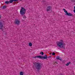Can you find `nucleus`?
<instances>
[{
  "instance_id": "a211bd4d",
  "label": "nucleus",
  "mask_w": 75,
  "mask_h": 75,
  "mask_svg": "<svg viewBox=\"0 0 75 75\" xmlns=\"http://www.w3.org/2000/svg\"><path fill=\"white\" fill-rule=\"evenodd\" d=\"M7 7L5 6H4L3 7V9H5V8H6Z\"/></svg>"
},
{
  "instance_id": "39448f33",
  "label": "nucleus",
  "mask_w": 75,
  "mask_h": 75,
  "mask_svg": "<svg viewBox=\"0 0 75 75\" xmlns=\"http://www.w3.org/2000/svg\"><path fill=\"white\" fill-rule=\"evenodd\" d=\"M14 23L15 24H16L18 25H20V24L19 23H20V21L18 20V19H16V20L14 21Z\"/></svg>"
},
{
  "instance_id": "bb28decb",
  "label": "nucleus",
  "mask_w": 75,
  "mask_h": 75,
  "mask_svg": "<svg viewBox=\"0 0 75 75\" xmlns=\"http://www.w3.org/2000/svg\"><path fill=\"white\" fill-rule=\"evenodd\" d=\"M61 41H62V40H61Z\"/></svg>"
},
{
  "instance_id": "1a4fd4ad",
  "label": "nucleus",
  "mask_w": 75,
  "mask_h": 75,
  "mask_svg": "<svg viewBox=\"0 0 75 75\" xmlns=\"http://www.w3.org/2000/svg\"><path fill=\"white\" fill-rule=\"evenodd\" d=\"M13 1H18V0H10L9 2L10 3H11L13 2Z\"/></svg>"
},
{
  "instance_id": "6ab92c4d",
  "label": "nucleus",
  "mask_w": 75,
  "mask_h": 75,
  "mask_svg": "<svg viewBox=\"0 0 75 75\" xmlns=\"http://www.w3.org/2000/svg\"><path fill=\"white\" fill-rule=\"evenodd\" d=\"M23 18H24V19H25L26 18V16L25 15H24L23 16Z\"/></svg>"
},
{
  "instance_id": "f3484780",
  "label": "nucleus",
  "mask_w": 75,
  "mask_h": 75,
  "mask_svg": "<svg viewBox=\"0 0 75 75\" xmlns=\"http://www.w3.org/2000/svg\"><path fill=\"white\" fill-rule=\"evenodd\" d=\"M29 45L30 47H31V46L32 45V43H31V42H30L29 44Z\"/></svg>"
},
{
  "instance_id": "dca6fc26",
  "label": "nucleus",
  "mask_w": 75,
  "mask_h": 75,
  "mask_svg": "<svg viewBox=\"0 0 75 75\" xmlns=\"http://www.w3.org/2000/svg\"><path fill=\"white\" fill-rule=\"evenodd\" d=\"M40 54H41L42 55H43L44 54L43 52H42L40 53Z\"/></svg>"
},
{
  "instance_id": "6e6552de",
  "label": "nucleus",
  "mask_w": 75,
  "mask_h": 75,
  "mask_svg": "<svg viewBox=\"0 0 75 75\" xmlns=\"http://www.w3.org/2000/svg\"><path fill=\"white\" fill-rule=\"evenodd\" d=\"M51 9V7L49 6L47 7V11L48 12V11H50V10Z\"/></svg>"
},
{
  "instance_id": "4468645a",
  "label": "nucleus",
  "mask_w": 75,
  "mask_h": 75,
  "mask_svg": "<svg viewBox=\"0 0 75 75\" xmlns=\"http://www.w3.org/2000/svg\"><path fill=\"white\" fill-rule=\"evenodd\" d=\"M5 4H9V3H10V2L9 1H6L5 2Z\"/></svg>"
},
{
  "instance_id": "f8f14e48",
  "label": "nucleus",
  "mask_w": 75,
  "mask_h": 75,
  "mask_svg": "<svg viewBox=\"0 0 75 75\" xmlns=\"http://www.w3.org/2000/svg\"><path fill=\"white\" fill-rule=\"evenodd\" d=\"M20 75H24V72L23 71H21L20 72Z\"/></svg>"
},
{
  "instance_id": "ddd939ff",
  "label": "nucleus",
  "mask_w": 75,
  "mask_h": 75,
  "mask_svg": "<svg viewBox=\"0 0 75 75\" xmlns=\"http://www.w3.org/2000/svg\"><path fill=\"white\" fill-rule=\"evenodd\" d=\"M63 10L64 11V12L65 13H66V14H67V13H68V11H67L66 10H65V9H63Z\"/></svg>"
},
{
  "instance_id": "4be33fe9",
  "label": "nucleus",
  "mask_w": 75,
  "mask_h": 75,
  "mask_svg": "<svg viewBox=\"0 0 75 75\" xmlns=\"http://www.w3.org/2000/svg\"><path fill=\"white\" fill-rule=\"evenodd\" d=\"M74 0H71V1L72 2H74Z\"/></svg>"
},
{
  "instance_id": "423d86ee",
  "label": "nucleus",
  "mask_w": 75,
  "mask_h": 75,
  "mask_svg": "<svg viewBox=\"0 0 75 75\" xmlns=\"http://www.w3.org/2000/svg\"><path fill=\"white\" fill-rule=\"evenodd\" d=\"M3 25L1 22H0V29L3 31Z\"/></svg>"
},
{
  "instance_id": "5701e85b",
  "label": "nucleus",
  "mask_w": 75,
  "mask_h": 75,
  "mask_svg": "<svg viewBox=\"0 0 75 75\" xmlns=\"http://www.w3.org/2000/svg\"><path fill=\"white\" fill-rule=\"evenodd\" d=\"M58 64V63H57L56 62H55V64Z\"/></svg>"
},
{
  "instance_id": "b1692460",
  "label": "nucleus",
  "mask_w": 75,
  "mask_h": 75,
  "mask_svg": "<svg viewBox=\"0 0 75 75\" xmlns=\"http://www.w3.org/2000/svg\"><path fill=\"white\" fill-rule=\"evenodd\" d=\"M0 18H1V16L0 15Z\"/></svg>"
},
{
  "instance_id": "9b49d317",
  "label": "nucleus",
  "mask_w": 75,
  "mask_h": 75,
  "mask_svg": "<svg viewBox=\"0 0 75 75\" xmlns=\"http://www.w3.org/2000/svg\"><path fill=\"white\" fill-rule=\"evenodd\" d=\"M33 58H40V56H37L36 57H33Z\"/></svg>"
},
{
  "instance_id": "9d476101",
  "label": "nucleus",
  "mask_w": 75,
  "mask_h": 75,
  "mask_svg": "<svg viewBox=\"0 0 75 75\" xmlns=\"http://www.w3.org/2000/svg\"><path fill=\"white\" fill-rule=\"evenodd\" d=\"M57 59H58V60H60V61H62V59H61L60 58V57L59 56H58L56 57Z\"/></svg>"
},
{
  "instance_id": "aec40b11",
  "label": "nucleus",
  "mask_w": 75,
  "mask_h": 75,
  "mask_svg": "<svg viewBox=\"0 0 75 75\" xmlns=\"http://www.w3.org/2000/svg\"><path fill=\"white\" fill-rule=\"evenodd\" d=\"M52 55H55V53H54V52H53L52 53Z\"/></svg>"
},
{
  "instance_id": "f257e3e1",
  "label": "nucleus",
  "mask_w": 75,
  "mask_h": 75,
  "mask_svg": "<svg viewBox=\"0 0 75 75\" xmlns=\"http://www.w3.org/2000/svg\"><path fill=\"white\" fill-rule=\"evenodd\" d=\"M42 65V64L40 63L39 62H35V69H37V70H40L41 68V67Z\"/></svg>"
},
{
  "instance_id": "393cba45",
  "label": "nucleus",
  "mask_w": 75,
  "mask_h": 75,
  "mask_svg": "<svg viewBox=\"0 0 75 75\" xmlns=\"http://www.w3.org/2000/svg\"><path fill=\"white\" fill-rule=\"evenodd\" d=\"M61 75H63V74H61Z\"/></svg>"
},
{
  "instance_id": "0eeeda50",
  "label": "nucleus",
  "mask_w": 75,
  "mask_h": 75,
  "mask_svg": "<svg viewBox=\"0 0 75 75\" xmlns=\"http://www.w3.org/2000/svg\"><path fill=\"white\" fill-rule=\"evenodd\" d=\"M65 15L68 16H73V15L70 13L67 12V14H65Z\"/></svg>"
},
{
  "instance_id": "20e7f679",
  "label": "nucleus",
  "mask_w": 75,
  "mask_h": 75,
  "mask_svg": "<svg viewBox=\"0 0 75 75\" xmlns=\"http://www.w3.org/2000/svg\"><path fill=\"white\" fill-rule=\"evenodd\" d=\"M45 56H40V58L41 59H46L48 58V57H47V56L46 55H45Z\"/></svg>"
},
{
  "instance_id": "f03ea898",
  "label": "nucleus",
  "mask_w": 75,
  "mask_h": 75,
  "mask_svg": "<svg viewBox=\"0 0 75 75\" xmlns=\"http://www.w3.org/2000/svg\"><path fill=\"white\" fill-rule=\"evenodd\" d=\"M26 13V9L23 7H21V9L20 11V13L21 16H23Z\"/></svg>"
},
{
  "instance_id": "7ed1b4c3",
  "label": "nucleus",
  "mask_w": 75,
  "mask_h": 75,
  "mask_svg": "<svg viewBox=\"0 0 75 75\" xmlns=\"http://www.w3.org/2000/svg\"><path fill=\"white\" fill-rule=\"evenodd\" d=\"M57 46L59 48H64V44L63 42H59L57 43Z\"/></svg>"
},
{
  "instance_id": "412c9836",
  "label": "nucleus",
  "mask_w": 75,
  "mask_h": 75,
  "mask_svg": "<svg viewBox=\"0 0 75 75\" xmlns=\"http://www.w3.org/2000/svg\"><path fill=\"white\" fill-rule=\"evenodd\" d=\"M47 58H51V56H49Z\"/></svg>"
},
{
  "instance_id": "a878e982",
  "label": "nucleus",
  "mask_w": 75,
  "mask_h": 75,
  "mask_svg": "<svg viewBox=\"0 0 75 75\" xmlns=\"http://www.w3.org/2000/svg\"><path fill=\"white\" fill-rule=\"evenodd\" d=\"M50 54H51V53H50Z\"/></svg>"
},
{
  "instance_id": "2eb2a0df",
  "label": "nucleus",
  "mask_w": 75,
  "mask_h": 75,
  "mask_svg": "<svg viewBox=\"0 0 75 75\" xmlns=\"http://www.w3.org/2000/svg\"><path fill=\"white\" fill-rule=\"evenodd\" d=\"M70 64H71V62H69L67 63L66 64V66H68V65H69Z\"/></svg>"
}]
</instances>
